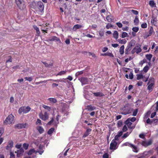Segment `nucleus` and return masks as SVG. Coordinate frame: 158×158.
<instances>
[{"label":"nucleus","instance_id":"obj_55","mask_svg":"<svg viewBox=\"0 0 158 158\" xmlns=\"http://www.w3.org/2000/svg\"><path fill=\"white\" fill-rule=\"evenodd\" d=\"M141 27L142 28H145L147 27V24L146 23H143L141 24Z\"/></svg>","mask_w":158,"mask_h":158},{"label":"nucleus","instance_id":"obj_23","mask_svg":"<svg viewBox=\"0 0 158 158\" xmlns=\"http://www.w3.org/2000/svg\"><path fill=\"white\" fill-rule=\"evenodd\" d=\"M81 27V25L77 24L74 26L73 28V30L74 31H75L77 29H80Z\"/></svg>","mask_w":158,"mask_h":158},{"label":"nucleus","instance_id":"obj_4","mask_svg":"<svg viewBox=\"0 0 158 158\" xmlns=\"http://www.w3.org/2000/svg\"><path fill=\"white\" fill-rule=\"evenodd\" d=\"M14 118V117L12 114H10L5 120L4 123L5 124H10L12 123Z\"/></svg>","mask_w":158,"mask_h":158},{"label":"nucleus","instance_id":"obj_33","mask_svg":"<svg viewBox=\"0 0 158 158\" xmlns=\"http://www.w3.org/2000/svg\"><path fill=\"white\" fill-rule=\"evenodd\" d=\"M132 132V130H131L130 132H127V133H125V134L123 135L122 136V138L123 139H125L129 135L131 134V133Z\"/></svg>","mask_w":158,"mask_h":158},{"label":"nucleus","instance_id":"obj_54","mask_svg":"<svg viewBox=\"0 0 158 158\" xmlns=\"http://www.w3.org/2000/svg\"><path fill=\"white\" fill-rule=\"evenodd\" d=\"M99 35L101 37L103 36L104 35V31L102 30H101L99 31Z\"/></svg>","mask_w":158,"mask_h":158},{"label":"nucleus","instance_id":"obj_20","mask_svg":"<svg viewBox=\"0 0 158 158\" xmlns=\"http://www.w3.org/2000/svg\"><path fill=\"white\" fill-rule=\"evenodd\" d=\"M94 95L96 97H103L104 94L101 92H95L93 93Z\"/></svg>","mask_w":158,"mask_h":158},{"label":"nucleus","instance_id":"obj_2","mask_svg":"<svg viewBox=\"0 0 158 158\" xmlns=\"http://www.w3.org/2000/svg\"><path fill=\"white\" fill-rule=\"evenodd\" d=\"M43 148V146L40 145L39 146V149L37 151H35L34 149H32L29 151L28 152L27 154L29 155H30L33 153L35 152V153H36L38 152L40 155H41L44 152Z\"/></svg>","mask_w":158,"mask_h":158},{"label":"nucleus","instance_id":"obj_32","mask_svg":"<svg viewBox=\"0 0 158 158\" xmlns=\"http://www.w3.org/2000/svg\"><path fill=\"white\" fill-rule=\"evenodd\" d=\"M43 107L48 111H50L52 110L51 107L45 105H43Z\"/></svg>","mask_w":158,"mask_h":158},{"label":"nucleus","instance_id":"obj_57","mask_svg":"<svg viewBox=\"0 0 158 158\" xmlns=\"http://www.w3.org/2000/svg\"><path fill=\"white\" fill-rule=\"evenodd\" d=\"M127 130V127L126 125H124L122 129V131L123 132L126 131Z\"/></svg>","mask_w":158,"mask_h":158},{"label":"nucleus","instance_id":"obj_51","mask_svg":"<svg viewBox=\"0 0 158 158\" xmlns=\"http://www.w3.org/2000/svg\"><path fill=\"white\" fill-rule=\"evenodd\" d=\"M43 63L44 64L45 66L47 67H50V66H52L53 64L52 63L48 64L47 63L45 62H43Z\"/></svg>","mask_w":158,"mask_h":158},{"label":"nucleus","instance_id":"obj_40","mask_svg":"<svg viewBox=\"0 0 158 158\" xmlns=\"http://www.w3.org/2000/svg\"><path fill=\"white\" fill-rule=\"evenodd\" d=\"M127 119L129 120L131 122H134L136 121V118L135 117H133L132 118H128Z\"/></svg>","mask_w":158,"mask_h":158},{"label":"nucleus","instance_id":"obj_25","mask_svg":"<svg viewBox=\"0 0 158 158\" xmlns=\"http://www.w3.org/2000/svg\"><path fill=\"white\" fill-rule=\"evenodd\" d=\"M37 129L40 134L43 133L44 131L43 128L41 126L37 127Z\"/></svg>","mask_w":158,"mask_h":158},{"label":"nucleus","instance_id":"obj_15","mask_svg":"<svg viewBox=\"0 0 158 158\" xmlns=\"http://www.w3.org/2000/svg\"><path fill=\"white\" fill-rule=\"evenodd\" d=\"M79 80L82 83V85H84L88 84V80L87 78L84 77L79 79Z\"/></svg>","mask_w":158,"mask_h":158},{"label":"nucleus","instance_id":"obj_3","mask_svg":"<svg viewBox=\"0 0 158 158\" xmlns=\"http://www.w3.org/2000/svg\"><path fill=\"white\" fill-rule=\"evenodd\" d=\"M122 146H128L130 147L132 149L133 151L135 152H137L138 151V149L136 146H135L133 144H132L129 142H127L122 145Z\"/></svg>","mask_w":158,"mask_h":158},{"label":"nucleus","instance_id":"obj_42","mask_svg":"<svg viewBox=\"0 0 158 158\" xmlns=\"http://www.w3.org/2000/svg\"><path fill=\"white\" fill-rule=\"evenodd\" d=\"M54 129L53 128H51L48 131V133L49 135L51 134L54 131Z\"/></svg>","mask_w":158,"mask_h":158},{"label":"nucleus","instance_id":"obj_30","mask_svg":"<svg viewBox=\"0 0 158 158\" xmlns=\"http://www.w3.org/2000/svg\"><path fill=\"white\" fill-rule=\"evenodd\" d=\"M103 56H109L111 57H113V55L111 52H107L106 53L102 54Z\"/></svg>","mask_w":158,"mask_h":158},{"label":"nucleus","instance_id":"obj_9","mask_svg":"<svg viewBox=\"0 0 158 158\" xmlns=\"http://www.w3.org/2000/svg\"><path fill=\"white\" fill-rule=\"evenodd\" d=\"M39 116L40 118L44 121L47 120L49 118L48 114L46 111L44 112V114L40 113L39 114Z\"/></svg>","mask_w":158,"mask_h":158},{"label":"nucleus","instance_id":"obj_43","mask_svg":"<svg viewBox=\"0 0 158 158\" xmlns=\"http://www.w3.org/2000/svg\"><path fill=\"white\" fill-rule=\"evenodd\" d=\"M66 72L67 71L66 70L60 71L57 74V75H62L65 74Z\"/></svg>","mask_w":158,"mask_h":158},{"label":"nucleus","instance_id":"obj_63","mask_svg":"<svg viewBox=\"0 0 158 158\" xmlns=\"http://www.w3.org/2000/svg\"><path fill=\"white\" fill-rule=\"evenodd\" d=\"M32 143H34L37 146H38V144H39L38 141L36 140H34L32 142Z\"/></svg>","mask_w":158,"mask_h":158},{"label":"nucleus","instance_id":"obj_45","mask_svg":"<svg viewBox=\"0 0 158 158\" xmlns=\"http://www.w3.org/2000/svg\"><path fill=\"white\" fill-rule=\"evenodd\" d=\"M123 124V121L121 120H119L117 123V126L118 127H121Z\"/></svg>","mask_w":158,"mask_h":158},{"label":"nucleus","instance_id":"obj_21","mask_svg":"<svg viewBox=\"0 0 158 158\" xmlns=\"http://www.w3.org/2000/svg\"><path fill=\"white\" fill-rule=\"evenodd\" d=\"M149 4L150 6L152 8L154 7H156V3H155L154 1L153 0H151L149 2Z\"/></svg>","mask_w":158,"mask_h":158},{"label":"nucleus","instance_id":"obj_64","mask_svg":"<svg viewBox=\"0 0 158 158\" xmlns=\"http://www.w3.org/2000/svg\"><path fill=\"white\" fill-rule=\"evenodd\" d=\"M129 79H132L133 78V74L132 73H130L129 75Z\"/></svg>","mask_w":158,"mask_h":158},{"label":"nucleus","instance_id":"obj_26","mask_svg":"<svg viewBox=\"0 0 158 158\" xmlns=\"http://www.w3.org/2000/svg\"><path fill=\"white\" fill-rule=\"evenodd\" d=\"M48 100L51 103H55L56 102L57 100L54 98H49L48 99Z\"/></svg>","mask_w":158,"mask_h":158},{"label":"nucleus","instance_id":"obj_11","mask_svg":"<svg viewBox=\"0 0 158 158\" xmlns=\"http://www.w3.org/2000/svg\"><path fill=\"white\" fill-rule=\"evenodd\" d=\"M152 141L151 140H148L142 141L140 143L143 146L146 147L152 144Z\"/></svg>","mask_w":158,"mask_h":158},{"label":"nucleus","instance_id":"obj_48","mask_svg":"<svg viewBox=\"0 0 158 158\" xmlns=\"http://www.w3.org/2000/svg\"><path fill=\"white\" fill-rule=\"evenodd\" d=\"M34 29L36 30L37 33L39 34L40 33V30L39 28H38L36 26H34Z\"/></svg>","mask_w":158,"mask_h":158},{"label":"nucleus","instance_id":"obj_34","mask_svg":"<svg viewBox=\"0 0 158 158\" xmlns=\"http://www.w3.org/2000/svg\"><path fill=\"white\" fill-rule=\"evenodd\" d=\"M106 19L108 22H112L113 20V17L111 15H108L106 16Z\"/></svg>","mask_w":158,"mask_h":158},{"label":"nucleus","instance_id":"obj_41","mask_svg":"<svg viewBox=\"0 0 158 158\" xmlns=\"http://www.w3.org/2000/svg\"><path fill=\"white\" fill-rule=\"evenodd\" d=\"M128 34L126 32H123L121 37L122 38H124L127 37H128Z\"/></svg>","mask_w":158,"mask_h":158},{"label":"nucleus","instance_id":"obj_10","mask_svg":"<svg viewBox=\"0 0 158 158\" xmlns=\"http://www.w3.org/2000/svg\"><path fill=\"white\" fill-rule=\"evenodd\" d=\"M125 123L127 126L128 128L131 130L134 129L135 128L136 125V124H135L132 126V123L127 119Z\"/></svg>","mask_w":158,"mask_h":158},{"label":"nucleus","instance_id":"obj_61","mask_svg":"<svg viewBox=\"0 0 158 158\" xmlns=\"http://www.w3.org/2000/svg\"><path fill=\"white\" fill-rule=\"evenodd\" d=\"M126 41L125 39L121 40L119 43L121 44H125L126 43Z\"/></svg>","mask_w":158,"mask_h":158},{"label":"nucleus","instance_id":"obj_7","mask_svg":"<svg viewBox=\"0 0 158 158\" xmlns=\"http://www.w3.org/2000/svg\"><path fill=\"white\" fill-rule=\"evenodd\" d=\"M141 51L142 49L141 48V45L140 44H139L134 48L131 52L132 54H134L135 52L137 54H138Z\"/></svg>","mask_w":158,"mask_h":158},{"label":"nucleus","instance_id":"obj_47","mask_svg":"<svg viewBox=\"0 0 158 158\" xmlns=\"http://www.w3.org/2000/svg\"><path fill=\"white\" fill-rule=\"evenodd\" d=\"M137 80H139L141 79H142L143 78V75H142L141 74H137Z\"/></svg>","mask_w":158,"mask_h":158},{"label":"nucleus","instance_id":"obj_44","mask_svg":"<svg viewBox=\"0 0 158 158\" xmlns=\"http://www.w3.org/2000/svg\"><path fill=\"white\" fill-rule=\"evenodd\" d=\"M87 55L88 56H92L93 57L95 58L96 57V56L95 54L94 53H92L90 52H86Z\"/></svg>","mask_w":158,"mask_h":158},{"label":"nucleus","instance_id":"obj_19","mask_svg":"<svg viewBox=\"0 0 158 158\" xmlns=\"http://www.w3.org/2000/svg\"><path fill=\"white\" fill-rule=\"evenodd\" d=\"M23 113H26L29 112L31 109V108L29 106H27V107H23Z\"/></svg>","mask_w":158,"mask_h":158},{"label":"nucleus","instance_id":"obj_60","mask_svg":"<svg viewBox=\"0 0 158 158\" xmlns=\"http://www.w3.org/2000/svg\"><path fill=\"white\" fill-rule=\"evenodd\" d=\"M116 24L119 28H121L123 26L122 24L119 22L116 23Z\"/></svg>","mask_w":158,"mask_h":158},{"label":"nucleus","instance_id":"obj_49","mask_svg":"<svg viewBox=\"0 0 158 158\" xmlns=\"http://www.w3.org/2000/svg\"><path fill=\"white\" fill-rule=\"evenodd\" d=\"M139 28L137 27H133L132 28V31L135 32H137L139 31Z\"/></svg>","mask_w":158,"mask_h":158},{"label":"nucleus","instance_id":"obj_14","mask_svg":"<svg viewBox=\"0 0 158 158\" xmlns=\"http://www.w3.org/2000/svg\"><path fill=\"white\" fill-rule=\"evenodd\" d=\"M153 33H154V31L153 27L151 26L150 28L149 32L145 34L144 38H147L148 37L150 36Z\"/></svg>","mask_w":158,"mask_h":158},{"label":"nucleus","instance_id":"obj_12","mask_svg":"<svg viewBox=\"0 0 158 158\" xmlns=\"http://www.w3.org/2000/svg\"><path fill=\"white\" fill-rule=\"evenodd\" d=\"M117 142L114 140H112L110 145V149L111 150H115L117 148Z\"/></svg>","mask_w":158,"mask_h":158},{"label":"nucleus","instance_id":"obj_17","mask_svg":"<svg viewBox=\"0 0 158 158\" xmlns=\"http://www.w3.org/2000/svg\"><path fill=\"white\" fill-rule=\"evenodd\" d=\"M13 142L12 141H10L8 142V144L6 147V149L7 150H10L13 147Z\"/></svg>","mask_w":158,"mask_h":158},{"label":"nucleus","instance_id":"obj_38","mask_svg":"<svg viewBox=\"0 0 158 158\" xmlns=\"http://www.w3.org/2000/svg\"><path fill=\"white\" fill-rule=\"evenodd\" d=\"M149 68L150 67L149 66L146 65L144 67L143 71L145 73H147L149 69Z\"/></svg>","mask_w":158,"mask_h":158},{"label":"nucleus","instance_id":"obj_35","mask_svg":"<svg viewBox=\"0 0 158 158\" xmlns=\"http://www.w3.org/2000/svg\"><path fill=\"white\" fill-rule=\"evenodd\" d=\"M135 43V41L134 40H131L129 42V44L128 45V46H131V47L133 46Z\"/></svg>","mask_w":158,"mask_h":158},{"label":"nucleus","instance_id":"obj_56","mask_svg":"<svg viewBox=\"0 0 158 158\" xmlns=\"http://www.w3.org/2000/svg\"><path fill=\"white\" fill-rule=\"evenodd\" d=\"M22 112L23 113V107H20L18 110V112L19 114H21Z\"/></svg>","mask_w":158,"mask_h":158},{"label":"nucleus","instance_id":"obj_46","mask_svg":"<svg viewBox=\"0 0 158 158\" xmlns=\"http://www.w3.org/2000/svg\"><path fill=\"white\" fill-rule=\"evenodd\" d=\"M50 80L53 81H54V82H65L62 79H57V80Z\"/></svg>","mask_w":158,"mask_h":158},{"label":"nucleus","instance_id":"obj_18","mask_svg":"<svg viewBox=\"0 0 158 158\" xmlns=\"http://www.w3.org/2000/svg\"><path fill=\"white\" fill-rule=\"evenodd\" d=\"M157 21L156 17L155 16H153L151 21V23L152 25L156 26Z\"/></svg>","mask_w":158,"mask_h":158},{"label":"nucleus","instance_id":"obj_24","mask_svg":"<svg viewBox=\"0 0 158 158\" xmlns=\"http://www.w3.org/2000/svg\"><path fill=\"white\" fill-rule=\"evenodd\" d=\"M49 40L50 41H54L55 40H56L57 41H60V39L56 37V36H53L51 37L49 39Z\"/></svg>","mask_w":158,"mask_h":158},{"label":"nucleus","instance_id":"obj_58","mask_svg":"<svg viewBox=\"0 0 158 158\" xmlns=\"http://www.w3.org/2000/svg\"><path fill=\"white\" fill-rule=\"evenodd\" d=\"M25 79L27 81H31L33 80L32 78L31 77H25Z\"/></svg>","mask_w":158,"mask_h":158},{"label":"nucleus","instance_id":"obj_31","mask_svg":"<svg viewBox=\"0 0 158 158\" xmlns=\"http://www.w3.org/2000/svg\"><path fill=\"white\" fill-rule=\"evenodd\" d=\"M124 45L122 46L119 49V52L121 55H123L124 53Z\"/></svg>","mask_w":158,"mask_h":158},{"label":"nucleus","instance_id":"obj_29","mask_svg":"<svg viewBox=\"0 0 158 158\" xmlns=\"http://www.w3.org/2000/svg\"><path fill=\"white\" fill-rule=\"evenodd\" d=\"M139 20L138 16H136L135 17V19L134 20V22L135 23V25H138L139 23Z\"/></svg>","mask_w":158,"mask_h":158},{"label":"nucleus","instance_id":"obj_53","mask_svg":"<svg viewBox=\"0 0 158 158\" xmlns=\"http://www.w3.org/2000/svg\"><path fill=\"white\" fill-rule=\"evenodd\" d=\"M28 144L26 143H24L23 145V148L26 150L28 148Z\"/></svg>","mask_w":158,"mask_h":158},{"label":"nucleus","instance_id":"obj_37","mask_svg":"<svg viewBox=\"0 0 158 158\" xmlns=\"http://www.w3.org/2000/svg\"><path fill=\"white\" fill-rule=\"evenodd\" d=\"M131 46H128V45L125 49V54H128V52L131 50Z\"/></svg>","mask_w":158,"mask_h":158},{"label":"nucleus","instance_id":"obj_8","mask_svg":"<svg viewBox=\"0 0 158 158\" xmlns=\"http://www.w3.org/2000/svg\"><path fill=\"white\" fill-rule=\"evenodd\" d=\"M15 1L16 4L20 9H22L24 7L23 0H15Z\"/></svg>","mask_w":158,"mask_h":158},{"label":"nucleus","instance_id":"obj_50","mask_svg":"<svg viewBox=\"0 0 158 158\" xmlns=\"http://www.w3.org/2000/svg\"><path fill=\"white\" fill-rule=\"evenodd\" d=\"M138 112V109H136L134 110L132 113V115L133 116H136Z\"/></svg>","mask_w":158,"mask_h":158},{"label":"nucleus","instance_id":"obj_28","mask_svg":"<svg viewBox=\"0 0 158 158\" xmlns=\"http://www.w3.org/2000/svg\"><path fill=\"white\" fill-rule=\"evenodd\" d=\"M113 36L114 38L117 40L118 37V34L117 31H114L113 34Z\"/></svg>","mask_w":158,"mask_h":158},{"label":"nucleus","instance_id":"obj_22","mask_svg":"<svg viewBox=\"0 0 158 158\" xmlns=\"http://www.w3.org/2000/svg\"><path fill=\"white\" fill-rule=\"evenodd\" d=\"M151 152L152 151H145L143 152V153L142 154H141V155L142 157H143V158H144L146 156H148L149 154L151 153Z\"/></svg>","mask_w":158,"mask_h":158},{"label":"nucleus","instance_id":"obj_13","mask_svg":"<svg viewBox=\"0 0 158 158\" xmlns=\"http://www.w3.org/2000/svg\"><path fill=\"white\" fill-rule=\"evenodd\" d=\"M28 124L27 123H19L15 126V128L22 129L26 128L27 127Z\"/></svg>","mask_w":158,"mask_h":158},{"label":"nucleus","instance_id":"obj_52","mask_svg":"<svg viewBox=\"0 0 158 158\" xmlns=\"http://www.w3.org/2000/svg\"><path fill=\"white\" fill-rule=\"evenodd\" d=\"M131 11L135 15H138V14L139 12L137 10H132Z\"/></svg>","mask_w":158,"mask_h":158},{"label":"nucleus","instance_id":"obj_5","mask_svg":"<svg viewBox=\"0 0 158 158\" xmlns=\"http://www.w3.org/2000/svg\"><path fill=\"white\" fill-rule=\"evenodd\" d=\"M154 78H152L149 80V81L148 83V90L149 92H151L152 90L153 87V86L154 85Z\"/></svg>","mask_w":158,"mask_h":158},{"label":"nucleus","instance_id":"obj_59","mask_svg":"<svg viewBox=\"0 0 158 158\" xmlns=\"http://www.w3.org/2000/svg\"><path fill=\"white\" fill-rule=\"evenodd\" d=\"M10 158H15V155L11 152H10Z\"/></svg>","mask_w":158,"mask_h":158},{"label":"nucleus","instance_id":"obj_27","mask_svg":"<svg viewBox=\"0 0 158 158\" xmlns=\"http://www.w3.org/2000/svg\"><path fill=\"white\" fill-rule=\"evenodd\" d=\"M87 109L89 110H93L96 109V107L94 106H92L91 105H88L87 106Z\"/></svg>","mask_w":158,"mask_h":158},{"label":"nucleus","instance_id":"obj_1","mask_svg":"<svg viewBox=\"0 0 158 158\" xmlns=\"http://www.w3.org/2000/svg\"><path fill=\"white\" fill-rule=\"evenodd\" d=\"M69 107L67 105H65L61 111L59 112L57 115L56 116V120H54L52 118L51 121L48 122L47 124L48 125H51L52 124L54 126H56L59 123V118L61 116H64V117L67 116L69 114L68 112Z\"/></svg>","mask_w":158,"mask_h":158},{"label":"nucleus","instance_id":"obj_16","mask_svg":"<svg viewBox=\"0 0 158 158\" xmlns=\"http://www.w3.org/2000/svg\"><path fill=\"white\" fill-rule=\"evenodd\" d=\"M24 152V151L23 149L22 148H21L18 150L17 152H15L17 153V157H19L22 156Z\"/></svg>","mask_w":158,"mask_h":158},{"label":"nucleus","instance_id":"obj_36","mask_svg":"<svg viewBox=\"0 0 158 158\" xmlns=\"http://www.w3.org/2000/svg\"><path fill=\"white\" fill-rule=\"evenodd\" d=\"M152 56V55L151 54H147L145 55L146 57L149 61L151 60Z\"/></svg>","mask_w":158,"mask_h":158},{"label":"nucleus","instance_id":"obj_6","mask_svg":"<svg viewBox=\"0 0 158 158\" xmlns=\"http://www.w3.org/2000/svg\"><path fill=\"white\" fill-rule=\"evenodd\" d=\"M37 6L39 9V14L42 15L44 13V6L43 3L41 1H39L37 3Z\"/></svg>","mask_w":158,"mask_h":158},{"label":"nucleus","instance_id":"obj_62","mask_svg":"<svg viewBox=\"0 0 158 158\" xmlns=\"http://www.w3.org/2000/svg\"><path fill=\"white\" fill-rule=\"evenodd\" d=\"M103 158H108L109 155L108 153H105L103 155Z\"/></svg>","mask_w":158,"mask_h":158},{"label":"nucleus","instance_id":"obj_39","mask_svg":"<svg viewBox=\"0 0 158 158\" xmlns=\"http://www.w3.org/2000/svg\"><path fill=\"white\" fill-rule=\"evenodd\" d=\"M151 114V112L150 111H148L145 114L144 117V119L145 118H147L149 116L150 114Z\"/></svg>","mask_w":158,"mask_h":158}]
</instances>
